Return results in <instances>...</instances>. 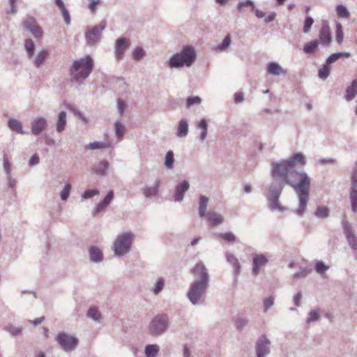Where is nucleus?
Masks as SVG:
<instances>
[{"mask_svg": "<svg viewBox=\"0 0 357 357\" xmlns=\"http://www.w3.org/2000/svg\"><path fill=\"white\" fill-rule=\"evenodd\" d=\"M338 55L337 54V53H333L332 54H331L326 59L325 63L326 65H328V66H330L331 64H332L333 63L335 62L336 61H337L339 59H338Z\"/></svg>", "mask_w": 357, "mask_h": 357, "instance_id": "nucleus-63", "label": "nucleus"}, {"mask_svg": "<svg viewBox=\"0 0 357 357\" xmlns=\"http://www.w3.org/2000/svg\"><path fill=\"white\" fill-rule=\"evenodd\" d=\"M319 317L320 314L319 311L316 310H312L308 314V317L306 319V323L310 324L312 322H315L319 320Z\"/></svg>", "mask_w": 357, "mask_h": 357, "instance_id": "nucleus-47", "label": "nucleus"}, {"mask_svg": "<svg viewBox=\"0 0 357 357\" xmlns=\"http://www.w3.org/2000/svg\"><path fill=\"white\" fill-rule=\"evenodd\" d=\"M208 202V198L204 195H200L199 202V215L201 218H204L207 215L206 208Z\"/></svg>", "mask_w": 357, "mask_h": 357, "instance_id": "nucleus-31", "label": "nucleus"}, {"mask_svg": "<svg viewBox=\"0 0 357 357\" xmlns=\"http://www.w3.org/2000/svg\"><path fill=\"white\" fill-rule=\"evenodd\" d=\"M134 239L132 232H124L119 235L114 243L113 250L116 256L121 257L128 253Z\"/></svg>", "mask_w": 357, "mask_h": 357, "instance_id": "nucleus-4", "label": "nucleus"}, {"mask_svg": "<svg viewBox=\"0 0 357 357\" xmlns=\"http://www.w3.org/2000/svg\"><path fill=\"white\" fill-rule=\"evenodd\" d=\"M319 163L321 165H334L336 163V160L333 158H322L319 159Z\"/></svg>", "mask_w": 357, "mask_h": 357, "instance_id": "nucleus-60", "label": "nucleus"}, {"mask_svg": "<svg viewBox=\"0 0 357 357\" xmlns=\"http://www.w3.org/2000/svg\"><path fill=\"white\" fill-rule=\"evenodd\" d=\"M8 126L12 131L22 135L26 134V132L23 130L22 123L19 120L10 119L8 121Z\"/></svg>", "mask_w": 357, "mask_h": 357, "instance_id": "nucleus-22", "label": "nucleus"}, {"mask_svg": "<svg viewBox=\"0 0 357 357\" xmlns=\"http://www.w3.org/2000/svg\"><path fill=\"white\" fill-rule=\"evenodd\" d=\"M184 66H185V63L178 53L174 54L169 59V66L170 68H178Z\"/></svg>", "mask_w": 357, "mask_h": 357, "instance_id": "nucleus-23", "label": "nucleus"}, {"mask_svg": "<svg viewBox=\"0 0 357 357\" xmlns=\"http://www.w3.org/2000/svg\"><path fill=\"white\" fill-rule=\"evenodd\" d=\"M24 47L29 58L33 56L35 50V44L31 39L25 40Z\"/></svg>", "mask_w": 357, "mask_h": 357, "instance_id": "nucleus-38", "label": "nucleus"}, {"mask_svg": "<svg viewBox=\"0 0 357 357\" xmlns=\"http://www.w3.org/2000/svg\"><path fill=\"white\" fill-rule=\"evenodd\" d=\"M248 322L247 318L238 317L235 320V327L238 330H243L248 324Z\"/></svg>", "mask_w": 357, "mask_h": 357, "instance_id": "nucleus-44", "label": "nucleus"}, {"mask_svg": "<svg viewBox=\"0 0 357 357\" xmlns=\"http://www.w3.org/2000/svg\"><path fill=\"white\" fill-rule=\"evenodd\" d=\"M169 326V319L167 314H158L152 319L149 324V333L153 336L163 334Z\"/></svg>", "mask_w": 357, "mask_h": 357, "instance_id": "nucleus-5", "label": "nucleus"}, {"mask_svg": "<svg viewBox=\"0 0 357 357\" xmlns=\"http://www.w3.org/2000/svg\"><path fill=\"white\" fill-rule=\"evenodd\" d=\"M268 261V258L264 255L256 254L252 259V275H257L260 272V268L265 266Z\"/></svg>", "mask_w": 357, "mask_h": 357, "instance_id": "nucleus-13", "label": "nucleus"}, {"mask_svg": "<svg viewBox=\"0 0 357 357\" xmlns=\"http://www.w3.org/2000/svg\"><path fill=\"white\" fill-rule=\"evenodd\" d=\"M251 7L252 10L255 9V3L251 0H246L245 1L239 2L237 5V10L242 12L244 7Z\"/></svg>", "mask_w": 357, "mask_h": 357, "instance_id": "nucleus-49", "label": "nucleus"}, {"mask_svg": "<svg viewBox=\"0 0 357 357\" xmlns=\"http://www.w3.org/2000/svg\"><path fill=\"white\" fill-rule=\"evenodd\" d=\"M319 41L321 45L326 47H328L331 44V30L326 22L322 23L319 34Z\"/></svg>", "mask_w": 357, "mask_h": 357, "instance_id": "nucleus-11", "label": "nucleus"}, {"mask_svg": "<svg viewBox=\"0 0 357 357\" xmlns=\"http://www.w3.org/2000/svg\"><path fill=\"white\" fill-rule=\"evenodd\" d=\"M202 102V99L199 96L189 97L186 100V105L190 107L194 105H199Z\"/></svg>", "mask_w": 357, "mask_h": 357, "instance_id": "nucleus-53", "label": "nucleus"}, {"mask_svg": "<svg viewBox=\"0 0 357 357\" xmlns=\"http://www.w3.org/2000/svg\"><path fill=\"white\" fill-rule=\"evenodd\" d=\"M274 304V298L271 296L266 298L264 301V312H266Z\"/></svg>", "mask_w": 357, "mask_h": 357, "instance_id": "nucleus-58", "label": "nucleus"}, {"mask_svg": "<svg viewBox=\"0 0 357 357\" xmlns=\"http://www.w3.org/2000/svg\"><path fill=\"white\" fill-rule=\"evenodd\" d=\"M6 331L13 336H17L21 334L22 328L13 325H9L6 327Z\"/></svg>", "mask_w": 357, "mask_h": 357, "instance_id": "nucleus-52", "label": "nucleus"}, {"mask_svg": "<svg viewBox=\"0 0 357 357\" xmlns=\"http://www.w3.org/2000/svg\"><path fill=\"white\" fill-rule=\"evenodd\" d=\"M335 40L338 44H341L343 41L344 34L342 31V26L340 22L336 23V34Z\"/></svg>", "mask_w": 357, "mask_h": 357, "instance_id": "nucleus-46", "label": "nucleus"}, {"mask_svg": "<svg viewBox=\"0 0 357 357\" xmlns=\"http://www.w3.org/2000/svg\"><path fill=\"white\" fill-rule=\"evenodd\" d=\"M61 348L66 352L75 350L78 345V340L64 332L59 333L55 338Z\"/></svg>", "mask_w": 357, "mask_h": 357, "instance_id": "nucleus-7", "label": "nucleus"}, {"mask_svg": "<svg viewBox=\"0 0 357 357\" xmlns=\"http://www.w3.org/2000/svg\"><path fill=\"white\" fill-rule=\"evenodd\" d=\"M160 181L157 180L153 187H145L143 189V194L146 198H151L156 196L158 193V188L160 187Z\"/></svg>", "mask_w": 357, "mask_h": 357, "instance_id": "nucleus-26", "label": "nucleus"}, {"mask_svg": "<svg viewBox=\"0 0 357 357\" xmlns=\"http://www.w3.org/2000/svg\"><path fill=\"white\" fill-rule=\"evenodd\" d=\"M330 211L326 206H318L314 212L317 218L324 219L329 216Z\"/></svg>", "mask_w": 357, "mask_h": 357, "instance_id": "nucleus-36", "label": "nucleus"}, {"mask_svg": "<svg viewBox=\"0 0 357 357\" xmlns=\"http://www.w3.org/2000/svg\"><path fill=\"white\" fill-rule=\"evenodd\" d=\"M188 123L185 119H181L178 125L176 135L178 137L182 138L188 135Z\"/></svg>", "mask_w": 357, "mask_h": 357, "instance_id": "nucleus-25", "label": "nucleus"}, {"mask_svg": "<svg viewBox=\"0 0 357 357\" xmlns=\"http://www.w3.org/2000/svg\"><path fill=\"white\" fill-rule=\"evenodd\" d=\"M219 236L228 242H234L236 241V236L231 232L220 233Z\"/></svg>", "mask_w": 357, "mask_h": 357, "instance_id": "nucleus-55", "label": "nucleus"}, {"mask_svg": "<svg viewBox=\"0 0 357 357\" xmlns=\"http://www.w3.org/2000/svg\"><path fill=\"white\" fill-rule=\"evenodd\" d=\"M114 127L116 136L120 139H122L126 132L125 126L122 123L116 121L114 124Z\"/></svg>", "mask_w": 357, "mask_h": 357, "instance_id": "nucleus-39", "label": "nucleus"}, {"mask_svg": "<svg viewBox=\"0 0 357 357\" xmlns=\"http://www.w3.org/2000/svg\"><path fill=\"white\" fill-rule=\"evenodd\" d=\"M165 287V279L163 278H159L157 279L154 287L152 289V291L155 295H158L164 289Z\"/></svg>", "mask_w": 357, "mask_h": 357, "instance_id": "nucleus-40", "label": "nucleus"}, {"mask_svg": "<svg viewBox=\"0 0 357 357\" xmlns=\"http://www.w3.org/2000/svg\"><path fill=\"white\" fill-rule=\"evenodd\" d=\"M305 163V158L301 153H294L287 160L272 162V181L266 195L271 211L283 212L286 210L279 198L287 184L293 188L298 197L299 205L296 213L299 216L304 215L309 201L310 178L305 172L296 171L295 168L296 165Z\"/></svg>", "mask_w": 357, "mask_h": 357, "instance_id": "nucleus-1", "label": "nucleus"}, {"mask_svg": "<svg viewBox=\"0 0 357 357\" xmlns=\"http://www.w3.org/2000/svg\"><path fill=\"white\" fill-rule=\"evenodd\" d=\"M114 197L113 190H109L105 197L100 202L93 211V215L95 216L102 211H103L112 201Z\"/></svg>", "mask_w": 357, "mask_h": 357, "instance_id": "nucleus-17", "label": "nucleus"}, {"mask_svg": "<svg viewBox=\"0 0 357 357\" xmlns=\"http://www.w3.org/2000/svg\"><path fill=\"white\" fill-rule=\"evenodd\" d=\"M328 268L329 266H326L322 261H318L315 264L314 269L319 274L324 273Z\"/></svg>", "mask_w": 357, "mask_h": 357, "instance_id": "nucleus-50", "label": "nucleus"}, {"mask_svg": "<svg viewBox=\"0 0 357 357\" xmlns=\"http://www.w3.org/2000/svg\"><path fill=\"white\" fill-rule=\"evenodd\" d=\"M185 63V66L190 67L196 59V53L192 46H185L179 53Z\"/></svg>", "mask_w": 357, "mask_h": 357, "instance_id": "nucleus-14", "label": "nucleus"}, {"mask_svg": "<svg viewBox=\"0 0 357 357\" xmlns=\"http://www.w3.org/2000/svg\"><path fill=\"white\" fill-rule=\"evenodd\" d=\"M225 257L227 262H229L234 268V274L238 275L241 270V265L238 259L231 253L226 252Z\"/></svg>", "mask_w": 357, "mask_h": 357, "instance_id": "nucleus-27", "label": "nucleus"}, {"mask_svg": "<svg viewBox=\"0 0 357 357\" xmlns=\"http://www.w3.org/2000/svg\"><path fill=\"white\" fill-rule=\"evenodd\" d=\"M94 62L90 55L75 60L69 69L70 80L81 82L86 79L93 71Z\"/></svg>", "mask_w": 357, "mask_h": 357, "instance_id": "nucleus-3", "label": "nucleus"}, {"mask_svg": "<svg viewBox=\"0 0 357 357\" xmlns=\"http://www.w3.org/2000/svg\"><path fill=\"white\" fill-rule=\"evenodd\" d=\"M48 56V51L45 49H43L39 51L36 57L33 59V64L36 67L39 68L45 61Z\"/></svg>", "mask_w": 357, "mask_h": 357, "instance_id": "nucleus-29", "label": "nucleus"}, {"mask_svg": "<svg viewBox=\"0 0 357 357\" xmlns=\"http://www.w3.org/2000/svg\"><path fill=\"white\" fill-rule=\"evenodd\" d=\"M349 198L351 201V211H357V188H351L349 192Z\"/></svg>", "mask_w": 357, "mask_h": 357, "instance_id": "nucleus-35", "label": "nucleus"}, {"mask_svg": "<svg viewBox=\"0 0 357 357\" xmlns=\"http://www.w3.org/2000/svg\"><path fill=\"white\" fill-rule=\"evenodd\" d=\"M47 126V122L44 117H38L31 123V133L39 135Z\"/></svg>", "mask_w": 357, "mask_h": 357, "instance_id": "nucleus-15", "label": "nucleus"}, {"mask_svg": "<svg viewBox=\"0 0 357 357\" xmlns=\"http://www.w3.org/2000/svg\"><path fill=\"white\" fill-rule=\"evenodd\" d=\"M310 271L308 270L303 268L301 271L295 273L293 275V278L294 279L304 278L308 275Z\"/></svg>", "mask_w": 357, "mask_h": 357, "instance_id": "nucleus-59", "label": "nucleus"}, {"mask_svg": "<svg viewBox=\"0 0 357 357\" xmlns=\"http://www.w3.org/2000/svg\"><path fill=\"white\" fill-rule=\"evenodd\" d=\"M336 12L339 17L348 18L350 15L347 8L342 4H339L336 6Z\"/></svg>", "mask_w": 357, "mask_h": 357, "instance_id": "nucleus-43", "label": "nucleus"}, {"mask_svg": "<svg viewBox=\"0 0 357 357\" xmlns=\"http://www.w3.org/2000/svg\"><path fill=\"white\" fill-rule=\"evenodd\" d=\"M99 190L96 189H91L84 191V193L82 195V197L83 199H89L96 195H99Z\"/></svg>", "mask_w": 357, "mask_h": 357, "instance_id": "nucleus-54", "label": "nucleus"}, {"mask_svg": "<svg viewBox=\"0 0 357 357\" xmlns=\"http://www.w3.org/2000/svg\"><path fill=\"white\" fill-rule=\"evenodd\" d=\"M89 3L88 6L91 13L95 14L98 6L100 4V0H89Z\"/></svg>", "mask_w": 357, "mask_h": 357, "instance_id": "nucleus-56", "label": "nucleus"}, {"mask_svg": "<svg viewBox=\"0 0 357 357\" xmlns=\"http://www.w3.org/2000/svg\"><path fill=\"white\" fill-rule=\"evenodd\" d=\"M319 42L317 40H312L307 43L303 47V52L306 54H313L318 48Z\"/></svg>", "mask_w": 357, "mask_h": 357, "instance_id": "nucleus-34", "label": "nucleus"}, {"mask_svg": "<svg viewBox=\"0 0 357 357\" xmlns=\"http://www.w3.org/2000/svg\"><path fill=\"white\" fill-rule=\"evenodd\" d=\"M267 71L269 74L273 75H285L287 73V70L283 69L279 63L276 62H270L267 65Z\"/></svg>", "mask_w": 357, "mask_h": 357, "instance_id": "nucleus-18", "label": "nucleus"}, {"mask_svg": "<svg viewBox=\"0 0 357 357\" xmlns=\"http://www.w3.org/2000/svg\"><path fill=\"white\" fill-rule=\"evenodd\" d=\"M109 162L107 160H102L93 168V172L100 176H105L107 175V172L109 168Z\"/></svg>", "mask_w": 357, "mask_h": 357, "instance_id": "nucleus-24", "label": "nucleus"}, {"mask_svg": "<svg viewBox=\"0 0 357 357\" xmlns=\"http://www.w3.org/2000/svg\"><path fill=\"white\" fill-rule=\"evenodd\" d=\"M66 126V113L61 111L59 113L58 120L56 125V130L58 132H61L64 130Z\"/></svg>", "mask_w": 357, "mask_h": 357, "instance_id": "nucleus-30", "label": "nucleus"}, {"mask_svg": "<svg viewBox=\"0 0 357 357\" xmlns=\"http://www.w3.org/2000/svg\"><path fill=\"white\" fill-rule=\"evenodd\" d=\"M204 218L213 226H218L223 222L222 216L216 212H208Z\"/></svg>", "mask_w": 357, "mask_h": 357, "instance_id": "nucleus-21", "label": "nucleus"}, {"mask_svg": "<svg viewBox=\"0 0 357 357\" xmlns=\"http://www.w3.org/2000/svg\"><path fill=\"white\" fill-rule=\"evenodd\" d=\"M23 25L26 30L29 31L34 38H41L43 31L41 28L37 24V22L33 17L28 16L24 21Z\"/></svg>", "mask_w": 357, "mask_h": 357, "instance_id": "nucleus-9", "label": "nucleus"}, {"mask_svg": "<svg viewBox=\"0 0 357 357\" xmlns=\"http://www.w3.org/2000/svg\"><path fill=\"white\" fill-rule=\"evenodd\" d=\"M130 44V40L127 38L121 37L116 40L115 45V56L117 60L122 59L124 53L129 47Z\"/></svg>", "mask_w": 357, "mask_h": 357, "instance_id": "nucleus-12", "label": "nucleus"}, {"mask_svg": "<svg viewBox=\"0 0 357 357\" xmlns=\"http://www.w3.org/2000/svg\"><path fill=\"white\" fill-rule=\"evenodd\" d=\"M271 341L266 335H260L255 342L256 357H266L271 353Z\"/></svg>", "mask_w": 357, "mask_h": 357, "instance_id": "nucleus-8", "label": "nucleus"}, {"mask_svg": "<svg viewBox=\"0 0 357 357\" xmlns=\"http://www.w3.org/2000/svg\"><path fill=\"white\" fill-rule=\"evenodd\" d=\"M331 73V67L324 63L323 66L318 71L319 77L325 80L330 75Z\"/></svg>", "mask_w": 357, "mask_h": 357, "instance_id": "nucleus-41", "label": "nucleus"}, {"mask_svg": "<svg viewBox=\"0 0 357 357\" xmlns=\"http://www.w3.org/2000/svg\"><path fill=\"white\" fill-rule=\"evenodd\" d=\"M357 95V79H353L351 84L346 89L344 98L347 101H351Z\"/></svg>", "mask_w": 357, "mask_h": 357, "instance_id": "nucleus-19", "label": "nucleus"}, {"mask_svg": "<svg viewBox=\"0 0 357 357\" xmlns=\"http://www.w3.org/2000/svg\"><path fill=\"white\" fill-rule=\"evenodd\" d=\"M117 109L119 113L122 115V114L124 112V110L126 109V104L124 101L121 99H118L117 100Z\"/></svg>", "mask_w": 357, "mask_h": 357, "instance_id": "nucleus-64", "label": "nucleus"}, {"mask_svg": "<svg viewBox=\"0 0 357 357\" xmlns=\"http://www.w3.org/2000/svg\"><path fill=\"white\" fill-rule=\"evenodd\" d=\"M314 23V20L312 17L307 16L305 17V22H304V26H303V32L305 33H307L310 32V29Z\"/></svg>", "mask_w": 357, "mask_h": 357, "instance_id": "nucleus-51", "label": "nucleus"}, {"mask_svg": "<svg viewBox=\"0 0 357 357\" xmlns=\"http://www.w3.org/2000/svg\"><path fill=\"white\" fill-rule=\"evenodd\" d=\"M70 190H71V185L70 183L66 184L63 189L62 190V191L60 193L61 199L63 201L67 200V199L69 197Z\"/></svg>", "mask_w": 357, "mask_h": 357, "instance_id": "nucleus-48", "label": "nucleus"}, {"mask_svg": "<svg viewBox=\"0 0 357 357\" xmlns=\"http://www.w3.org/2000/svg\"><path fill=\"white\" fill-rule=\"evenodd\" d=\"M107 26L105 20H102L99 24L93 27H89L85 31V39L86 44L89 46L97 45L102 38V31Z\"/></svg>", "mask_w": 357, "mask_h": 357, "instance_id": "nucleus-6", "label": "nucleus"}, {"mask_svg": "<svg viewBox=\"0 0 357 357\" xmlns=\"http://www.w3.org/2000/svg\"><path fill=\"white\" fill-rule=\"evenodd\" d=\"M90 259L93 262H100L102 260V251L96 246H91L89 248Z\"/></svg>", "mask_w": 357, "mask_h": 357, "instance_id": "nucleus-28", "label": "nucleus"}, {"mask_svg": "<svg viewBox=\"0 0 357 357\" xmlns=\"http://www.w3.org/2000/svg\"><path fill=\"white\" fill-rule=\"evenodd\" d=\"M165 159V166L167 169H172L174 162V153L172 151H167Z\"/></svg>", "mask_w": 357, "mask_h": 357, "instance_id": "nucleus-42", "label": "nucleus"}, {"mask_svg": "<svg viewBox=\"0 0 357 357\" xmlns=\"http://www.w3.org/2000/svg\"><path fill=\"white\" fill-rule=\"evenodd\" d=\"M344 234L349 245L354 250H357V238L354 235L351 225L346 220L342 222Z\"/></svg>", "mask_w": 357, "mask_h": 357, "instance_id": "nucleus-10", "label": "nucleus"}, {"mask_svg": "<svg viewBox=\"0 0 357 357\" xmlns=\"http://www.w3.org/2000/svg\"><path fill=\"white\" fill-rule=\"evenodd\" d=\"M86 316L94 321H100L102 319L100 312L98 308L94 306H91L89 308Z\"/></svg>", "mask_w": 357, "mask_h": 357, "instance_id": "nucleus-32", "label": "nucleus"}, {"mask_svg": "<svg viewBox=\"0 0 357 357\" xmlns=\"http://www.w3.org/2000/svg\"><path fill=\"white\" fill-rule=\"evenodd\" d=\"M3 169H4L5 173L7 174V176H10L11 165L5 157L3 159Z\"/></svg>", "mask_w": 357, "mask_h": 357, "instance_id": "nucleus-61", "label": "nucleus"}, {"mask_svg": "<svg viewBox=\"0 0 357 357\" xmlns=\"http://www.w3.org/2000/svg\"><path fill=\"white\" fill-rule=\"evenodd\" d=\"M231 38L229 36H227L222 42L215 47L216 52H222L225 51L230 45Z\"/></svg>", "mask_w": 357, "mask_h": 357, "instance_id": "nucleus-45", "label": "nucleus"}, {"mask_svg": "<svg viewBox=\"0 0 357 357\" xmlns=\"http://www.w3.org/2000/svg\"><path fill=\"white\" fill-rule=\"evenodd\" d=\"M351 179V188H357V165H356L353 169Z\"/></svg>", "mask_w": 357, "mask_h": 357, "instance_id": "nucleus-57", "label": "nucleus"}, {"mask_svg": "<svg viewBox=\"0 0 357 357\" xmlns=\"http://www.w3.org/2000/svg\"><path fill=\"white\" fill-rule=\"evenodd\" d=\"M191 272L195 280L190 285L187 296L192 305H197L202 303V299L208 287L209 274L202 262L197 263Z\"/></svg>", "mask_w": 357, "mask_h": 357, "instance_id": "nucleus-2", "label": "nucleus"}, {"mask_svg": "<svg viewBox=\"0 0 357 357\" xmlns=\"http://www.w3.org/2000/svg\"><path fill=\"white\" fill-rule=\"evenodd\" d=\"M160 351V347L158 344H147L145 347L144 353L146 357H155Z\"/></svg>", "mask_w": 357, "mask_h": 357, "instance_id": "nucleus-33", "label": "nucleus"}, {"mask_svg": "<svg viewBox=\"0 0 357 357\" xmlns=\"http://www.w3.org/2000/svg\"><path fill=\"white\" fill-rule=\"evenodd\" d=\"M190 183L188 181H183L176 185L174 197L175 201L181 202L184 197V194L189 190Z\"/></svg>", "mask_w": 357, "mask_h": 357, "instance_id": "nucleus-16", "label": "nucleus"}, {"mask_svg": "<svg viewBox=\"0 0 357 357\" xmlns=\"http://www.w3.org/2000/svg\"><path fill=\"white\" fill-rule=\"evenodd\" d=\"M112 147V143L108 140H105L102 142L96 141L93 142H91L85 146V149L87 150H97V149H104Z\"/></svg>", "mask_w": 357, "mask_h": 357, "instance_id": "nucleus-20", "label": "nucleus"}, {"mask_svg": "<svg viewBox=\"0 0 357 357\" xmlns=\"http://www.w3.org/2000/svg\"><path fill=\"white\" fill-rule=\"evenodd\" d=\"M145 55L144 50L140 46L135 47L132 52V59L137 61H140Z\"/></svg>", "mask_w": 357, "mask_h": 357, "instance_id": "nucleus-37", "label": "nucleus"}, {"mask_svg": "<svg viewBox=\"0 0 357 357\" xmlns=\"http://www.w3.org/2000/svg\"><path fill=\"white\" fill-rule=\"evenodd\" d=\"M61 11L62 13V15L63 17V20H64L65 23L67 25L70 24V16L69 12L67 10V8H65L62 9Z\"/></svg>", "mask_w": 357, "mask_h": 357, "instance_id": "nucleus-62", "label": "nucleus"}]
</instances>
